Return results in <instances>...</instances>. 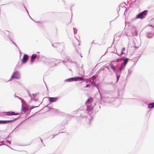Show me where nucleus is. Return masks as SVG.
<instances>
[{"mask_svg": "<svg viewBox=\"0 0 154 154\" xmlns=\"http://www.w3.org/2000/svg\"><path fill=\"white\" fill-rule=\"evenodd\" d=\"M154 107V103L149 104L148 105V107L152 108Z\"/></svg>", "mask_w": 154, "mask_h": 154, "instance_id": "nucleus-10", "label": "nucleus"}, {"mask_svg": "<svg viewBox=\"0 0 154 154\" xmlns=\"http://www.w3.org/2000/svg\"><path fill=\"white\" fill-rule=\"evenodd\" d=\"M119 61V59H117L116 60V62H118Z\"/></svg>", "mask_w": 154, "mask_h": 154, "instance_id": "nucleus-17", "label": "nucleus"}, {"mask_svg": "<svg viewBox=\"0 0 154 154\" xmlns=\"http://www.w3.org/2000/svg\"><path fill=\"white\" fill-rule=\"evenodd\" d=\"M49 100L50 102H55L56 100V98L54 97H50Z\"/></svg>", "mask_w": 154, "mask_h": 154, "instance_id": "nucleus-8", "label": "nucleus"}, {"mask_svg": "<svg viewBox=\"0 0 154 154\" xmlns=\"http://www.w3.org/2000/svg\"><path fill=\"white\" fill-rule=\"evenodd\" d=\"M5 114L7 116L17 115L19 114V113H15L14 112H5Z\"/></svg>", "mask_w": 154, "mask_h": 154, "instance_id": "nucleus-6", "label": "nucleus"}, {"mask_svg": "<svg viewBox=\"0 0 154 154\" xmlns=\"http://www.w3.org/2000/svg\"><path fill=\"white\" fill-rule=\"evenodd\" d=\"M93 101V99L91 97L89 98L86 101V103H88L89 102H92Z\"/></svg>", "mask_w": 154, "mask_h": 154, "instance_id": "nucleus-9", "label": "nucleus"}, {"mask_svg": "<svg viewBox=\"0 0 154 154\" xmlns=\"http://www.w3.org/2000/svg\"><path fill=\"white\" fill-rule=\"evenodd\" d=\"M37 57L36 54H33L32 55L31 58V62L33 61Z\"/></svg>", "mask_w": 154, "mask_h": 154, "instance_id": "nucleus-7", "label": "nucleus"}, {"mask_svg": "<svg viewBox=\"0 0 154 154\" xmlns=\"http://www.w3.org/2000/svg\"><path fill=\"white\" fill-rule=\"evenodd\" d=\"M111 66V68L114 71L115 70V68L114 66H113L111 64L110 65Z\"/></svg>", "mask_w": 154, "mask_h": 154, "instance_id": "nucleus-14", "label": "nucleus"}, {"mask_svg": "<svg viewBox=\"0 0 154 154\" xmlns=\"http://www.w3.org/2000/svg\"><path fill=\"white\" fill-rule=\"evenodd\" d=\"M83 79V77H74L73 78H72L71 79H67V80L68 81H76L77 80H82Z\"/></svg>", "mask_w": 154, "mask_h": 154, "instance_id": "nucleus-2", "label": "nucleus"}, {"mask_svg": "<svg viewBox=\"0 0 154 154\" xmlns=\"http://www.w3.org/2000/svg\"><path fill=\"white\" fill-rule=\"evenodd\" d=\"M125 48H122V52L121 54V55L124 54L123 53V51H125Z\"/></svg>", "mask_w": 154, "mask_h": 154, "instance_id": "nucleus-13", "label": "nucleus"}, {"mask_svg": "<svg viewBox=\"0 0 154 154\" xmlns=\"http://www.w3.org/2000/svg\"><path fill=\"white\" fill-rule=\"evenodd\" d=\"M27 110V108L26 107H24L22 109V111L25 112Z\"/></svg>", "mask_w": 154, "mask_h": 154, "instance_id": "nucleus-11", "label": "nucleus"}, {"mask_svg": "<svg viewBox=\"0 0 154 154\" xmlns=\"http://www.w3.org/2000/svg\"><path fill=\"white\" fill-rule=\"evenodd\" d=\"M28 57L27 54H24L22 59V62L23 63H26L28 59Z\"/></svg>", "mask_w": 154, "mask_h": 154, "instance_id": "nucleus-4", "label": "nucleus"}, {"mask_svg": "<svg viewBox=\"0 0 154 154\" xmlns=\"http://www.w3.org/2000/svg\"><path fill=\"white\" fill-rule=\"evenodd\" d=\"M128 58H126L125 60L124 61V64L125 65H126L127 63L128 62Z\"/></svg>", "mask_w": 154, "mask_h": 154, "instance_id": "nucleus-12", "label": "nucleus"}, {"mask_svg": "<svg viewBox=\"0 0 154 154\" xmlns=\"http://www.w3.org/2000/svg\"><path fill=\"white\" fill-rule=\"evenodd\" d=\"M147 14V11H144L137 15L136 17V19H143L146 17Z\"/></svg>", "mask_w": 154, "mask_h": 154, "instance_id": "nucleus-1", "label": "nucleus"}, {"mask_svg": "<svg viewBox=\"0 0 154 154\" xmlns=\"http://www.w3.org/2000/svg\"><path fill=\"white\" fill-rule=\"evenodd\" d=\"M119 77H118V76L117 77V80H119Z\"/></svg>", "mask_w": 154, "mask_h": 154, "instance_id": "nucleus-16", "label": "nucleus"}, {"mask_svg": "<svg viewBox=\"0 0 154 154\" xmlns=\"http://www.w3.org/2000/svg\"><path fill=\"white\" fill-rule=\"evenodd\" d=\"M16 120V119L11 120H0V124H5L9 123L15 121Z\"/></svg>", "mask_w": 154, "mask_h": 154, "instance_id": "nucleus-3", "label": "nucleus"}, {"mask_svg": "<svg viewBox=\"0 0 154 154\" xmlns=\"http://www.w3.org/2000/svg\"><path fill=\"white\" fill-rule=\"evenodd\" d=\"M88 86H89V85H86V87H88Z\"/></svg>", "mask_w": 154, "mask_h": 154, "instance_id": "nucleus-15", "label": "nucleus"}, {"mask_svg": "<svg viewBox=\"0 0 154 154\" xmlns=\"http://www.w3.org/2000/svg\"><path fill=\"white\" fill-rule=\"evenodd\" d=\"M19 78L18 73L17 72H15L11 76V79H19Z\"/></svg>", "mask_w": 154, "mask_h": 154, "instance_id": "nucleus-5", "label": "nucleus"}]
</instances>
